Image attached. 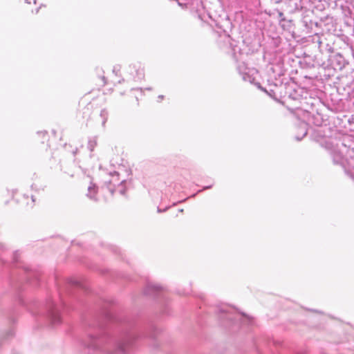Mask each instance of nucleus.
<instances>
[{
  "label": "nucleus",
  "instance_id": "nucleus-1",
  "mask_svg": "<svg viewBox=\"0 0 354 354\" xmlns=\"http://www.w3.org/2000/svg\"><path fill=\"white\" fill-rule=\"evenodd\" d=\"M26 1V3L28 5H30L32 2L34 5V8H30L28 6L26 8V10L27 12L30 11L32 14H37L39 12V9H41V6L37 7L36 6V0H25Z\"/></svg>",
  "mask_w": 354,
  "mask_h": 354
}]
</instances>
